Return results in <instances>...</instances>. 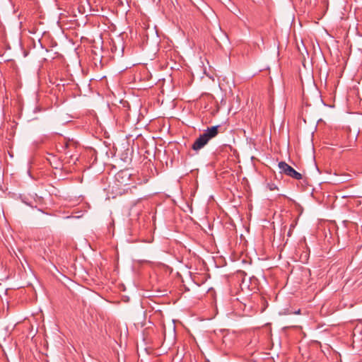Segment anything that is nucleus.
Listing matches in <instances>:
<instances>
[{"label":"nucleus","instance_id":"4","mask_svg":"<svg viewBox=\"0 0 362 362\" xmlns=\"http://www.w3.org/2000/svg\"><path fill=\"white\" fill-rule=\"evenodd\" d=\"M130 176L131 174L127 170H121L117 173L115 178L121 185H127Z\"/></svg>","mask_w":362,"mask_h":362},{"label":"nucleus","instance_id":"5","mask_svg":"<svg viewBox=\"0 0 362 362\" xmlns=\"http://www.w3.org/2000/svg\"><path fill=\"white\" fill-rule=\"evenodd\" d=\"M267 187L270 191L278 189L277 185L274 182H269L267 184Z\"/></svg>","mask_w":362,"mask_h":362},{"label":"nucleus","instance_id":"1","mask_svg":"<svg viewBox=\"0 0 362 362\" xmlns=\"http://www.w3.org/2000/svg\"><path fill=\"white\" fill-rule=\"evenodd\" d=\"M219 128V125L208 127L204 130V133L199 135V136L194 141L192 146V148L195 151H198L203 148L211 139L215 138L218 134Z\"/></svg>","mask_w":362,"mask_h":362},{"label":"nucleus","instance_id":"3","mask_svg":"<svg viewBox=\"0 0 362 362\" xmlns=\"http://www.w3.org/2000/svg\"><path fill=\"white\" fill-rule=\"evenodd\" d=\"M71 146H74V144L70 143L69 141H64L63 143H59L58 146V149L61 153H64L65 156H67L70 159L73 160L74 163L77 160V157L74 158V155L69 153V151L68 150Z\"/></svg>","mask_w":362,"mask_h":362},{"label":"nucleus","instance_id":"6","mask_svg":"<svg viewBox=\"0 0 362 362\" xmlns=\"http://www.w3.org/2000/svg\"><path fill=\"white\" fill-rule=\"evenodd\" d=\"M300 310H298V311H296V313H297V314H299V313H300Z\"/></svg>","mask_w":362,"mask_h":362},{"label":"nucleus","instance_id":"2","mask_svg":"<svg viewBox=\"0 0 362 362\" xmlns=\"http://www.w3.org/2000/svg\"><path fill=\"white\" fill-rule=\"evenodd\" d=\"M279 168L280 169V173H284L286 175L291 177L296 180H301L302 175L294 170L291 166L287 164L284 161H281L279 163Z\"/></svg>","mask_w":362,"mask_h":362}]
</instances>
